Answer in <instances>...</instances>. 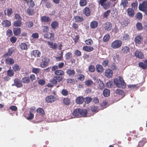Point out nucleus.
<instances>
[{"label": "nucleus", "instance_id": "f257e3e1", "mask_svg": "<svg viewBox=\"0 0 147 147\" xmlns=\"http://www.w3.org/2000/svg\"><path fill=\"white\" fill-rule=\"evenodd\" d=\"M90 111V110L89 109L87 111L86 109L77 108L74 110L72 113L73 115L75 117H89L90 115H88V113Z\"/></svg>", "mask_w": 147, "mask_h": 147}, {"label": "nucleus", "instance_id": "f03ea898", "mask_svg": "<svg viewBox=\"0 0 147 147\" xmlns=\"http://www.w3.org/2000/svg\"><path fill=\"white\" fill-rule=\"evenodd\" d=\"M113 82L116 86L118 87H122V88H124L126 87L125 83L123 78L121 76H119L118 78L115 79Z\"/></svg>", "mask_w": 147, "mask_h": 147}, {"label": "nucleus", "instance_id": "7ed1b4c3", "mask_svg": "<svg viewBox=\"0 0 147 147\" xmlns=\"http://www.w3.org/2000/svg\"><path fill=\"white\" fill-rule=\"evenodd\" d=\"M62 80L63 78L62 77L58 76H54L53 79L50 80V82L51 83H48L47 86L49 87H52L54 86V85L56 84L58 82H59Z\"/></svg>", "mask_w": 147, "mask_h": 147}, {"label": "nucleus", "instance_id": "20e7f679", "mask_svg": "<svg viewBox=\"0 0 147 147\" xmlns=\"http://www.w3.org/2000/svg\"><path fill=\"white\" fill-rule=\"evenodd\" d=\"M138 8L140 10L145 12L147 16V1H144L139 5Z\"/></svg>", "mask_w": 147, "mask_h": 147}, {"label": "nucleus", "instance_id": "39448f33", "mask_svg": "<svg viewBox=\"0 0 147 147\" xmlns=\"http://www.w3.org/2000/svg\"><path fill=\"white\" fill-rule=\"evenodd\" d=\"M107 0H100L98 2L99 4L105 9L109 8L111 5L110 2H107Z\"/></svg>", "mask_w": 147, "mask_h": 147}, {"label": "nucleus", "instance_id": "423d86ee", "mask_svg": "<svg viewBox=\"0 0 147 147\" xmlns=\"http://www.w3.org/2000/svg\"><path fill=\"white\" fill-rule=\"evenodd\" d=\"M42 61L40 64V66L42 68L46 67L50 62V60L46 57H42L41 59Z\"/></svg>", "mask_w": 147, "mask_h": 147}, {"label": "nucleus", "instance_id": "0eeeda50", "mask_svg": "<svg viewBox=\"0 0 147 147\" xmlns=\"http://www.w3.org/2000/svg\"><path fill=\"white\" fill-rule=\"evenodd\" d=\"M122 45V42L120 40H117L113 42L111 44V47L113 49L120 48Z\"/></svg>", "mask_w": 147, "mask_h": 147}, {"label": "nucleus", "instance_id": "6e6552de", "mask_svg": "<svg viewBox=\"0 0 147 147\" xmlns=\"http://www.w3.org/2000/svg\"><path fill=\"white\" fill-rule=\"evenodd\" d=\"M12 86H15L17 88H21L22 87V81L18 78H15L14 80V84Z\"/></svg>", "mask_w": 147, "mask_h": 147}, {"label": "nucleus", "instance_id": "1a4fd4ad", "mask_svg": "<svg viewBox=\"0 0 147 147\" xmlns=\"http://www.w3.org/2000/svg\"><path fill=\"white\" fill-rule=\"evenodd\" d=\"M45 100L47 103H51L55 101L56 100V98L54 96L50 95L47 96Z\"/></svg>", "mask_w": 147, "mask_h": 147}, {"label": "nucleus", "instance_id": "9d476101", "mask_svg": "<svg viewBox=\"0 0 147 147\" xmlns=\"http://www.w3.org/2000/svg\"><path fill=\"white\" fill-rule=\"evenodd\" d=\"M32 56H33L35 57H40L41 53L40 51L37 50H32L31 53Z\"/></svg>", "mask_w": 147, "mask_h": 147}, {"label": "nucleus", "instance_id": "9b49d317", "mask_svg": "<svg viewBox=\"0 0 147 147\" xmlns=\"http://www.w3.org/2000/svg\"><path fill=\"white\" fill-rule=\"evenodd\" d=\"M44 36L46 38H48L50 39L51 41H53L54 40V35L53 34L48 33L44 34Z\"/></svg>", "mask_w": 147, "mask_h": 147}, {"label": "nucleus", "instance_id": "f8f14e48", "mask_svg": "<svg viewBox=\"0 0 147 147\" xmlns=\"http://www.w3.org/2000/svg\"><path fill=\"white\" fill-rule=\"evenodd\" d=\"M91 9L88 7H85L83 10V13L86 16H89L90 15Z\"/></svg>", "mask_w": 147, "mask_h": 147}, {"label": "nucleus", "instance_id": "ddd939ff", "mask_svg": "<svg viewBox=\"0 0 147 147\" xmlns=\"http://www.w3.org/2000/svg\"><path fill=\"white\" fill-rule=\"evenodd\" d=\"M127 15L129 17H133L135 15L134 10L131 8H128L126 11Z\"/></svg>", "mask_w": 147, "mask_h": 147}, {"label": "nucleus", "instance_id": "4468645a", "mask_svg": "<svg viewBox=\"0 0 147 147\" xmlns=\"http://www.w3.org/2000/svg\"><path fill=\"white\" fill-rule=\"evenodd\" d=\"M113 71L111 69H108L105 71V76L108 78H111L113 75Z\"/></svg>", "mask_w": 147, "mask_h": 147}, {"label": "nucleus", "instance_id": "2eb2a0df", "mask_svg": "<svg viewBox=\"0 0 147 147\" xmlns=\"http://www.w3.org/2000/svg\"><path fill=\"white\" fill-rule=\"evenodd\" d=\"M67 74L70 77H73L75 74V71L74 69H68L66 71Z\"/></svg>", "mask_w": 147, "mask_h": 147}, {"label": "nucleus", "instance_id": "dca6fc26", "mask_svg": "<svg viewBox=\"0 0 147 147\" xmlns=\"http://www.w3.org/2000/svg\"><path fill=\"white\" fill-rule=\"evenodd\" d=\"M47 44L51 48L53 49H56L57 48V45L56 43H54L53 42L47 41Z\"/></svg>", "mask_w": 147, "mask_h": 147}, {"label": "nucleus", "instance_id": "f3484780", "mask_svg": "<svg viewBox=\"0 0 147 147\" xmlns=\"http://www.w3.org/2000/svg\"><path fill=\"white\" fill-rule=\"evenodd\" d=\"M75 101L77 104H82L84 101V98L83 96H78L76 98Z\"/></svg>", "mask_w": 147, "mask_h": 147}, {"label": "nucleus", "instance_id": "a211bd4d", "mask_svg": "<svg viewBox=\"0 0 147 147\" xmlns=\"http://www.w3.org/2000/svg\"><path fill=\"white\" fill-rule=\"evenodd\" d=\"M146 142V139L145 138H143L139 142L138 144L136 146V147H143Z\"/></svg>", "mask_w": 147, "mask_h": 147}, {"label": "nucleus", "instance_id": "6ab92c4d", "mask_svg": "<svg viewBox=\"0 0 147 147\" xmlns=\"http://www.w3.org/2000/svg\"><path fill=\"white\" fill-rule=\"evenodd\" d=\"M40 20L42 22H48L51 21L50 17L46 16H42L40 18Z\"/></svg>", "mask_w": 147, "mask_h": 147}, {"label": "nucleus", "instance_id": "aec40b11", "mask_svg": "<svg viewBox=\"0 0 147 147\" xmlns=\"http://www.w3.org/2000/svg\"><path fill=\"white\" fill-rule=\"evenodd\" d=\"M135 53V56L139 58L143 59L144 57V55L140 51L136 50Z\"/></svg>", "mask_w": 147, "mask_h": 147}, {"label": "nucleus", "instance_id": "412c9836", "mask_svg": "<svg viewBox=\"0 0 147 147\" xmlns=\"http://www.w3.org/2000/svg\"><path fill=\"white\" fill-rule=\"evenodd\" d=\"M2 24L3 27H7L11 25V22L8 20H5L2 21Z\"/></svg>", "mask_w": 147, "mask_h": 147}, {"label": "nucleus", "instance_id": "4be33fe9", "mask_svg": "<svg viewBox=\"0 0 147 147\" xmlns=\"http://www.w3.org/2000/svg\"><path fill=\"white\" fill-rule=\"evenodd\" d=\"M83 50L85 51L90 52L93 51L94 49L93 47L88 46H84L82 48Z\"/></svg>", "mask_w": 147, "mask_h": 147}, {"label": "nucleus", "instance_id": "5701e85b", "mask_svg": "<svg viewBox=\"0 0 147 147\" xmlns=\"http://www.w3.org/2000/svg\"><path fill=\"white\" fill-rule=\"evenodd\" d=\"M143 39V38L142 36L138 35L135 38V42L136 43L140 44L141 43Z\"/></svg>", "mask_w": 147, "mask_h": 147}, {"label": "nucleus", "instance_id": "b1692460", "mask_svg": "<svg viewBox=\"0 0 147 147\" xmlns=\"http://www.w3.org/2000/svg\"><path fill=\"white\" fill-rule=\"evenodd\" d=\"M13 52V51L12 48L8 49L7 52L4 54L3 57H5L10 56L12 55Z\"/></svg>", "mask_w": 147, "mask_h": 147}, {"label": "nucleus", "instance_id": "393cba45", "mask_svg": "<svg viewBox=\"0 0 147 147\" xmlns=\"http://www.w3.org/2000/svg\"><path fill=\"white\" fill-rule=\"evenodd\" d=\"M74 18L75 21L77 22H82L84 20V18L82 16H74Z\"/></svg>", "mask_w": 147, "mask_h": 147}, {"label": "nucleus", "instance_id": "a878e982", "mask_svg": "<svg viewBox=\"0 0 147 147\" xmlns=\"http://www.w3.org/2000/svg\"><path fill=\"white\" fill-rule=\"evenodd\" d=\"M63 51H62L59 54V56L55 57L56 61L57 62L62 61L63 59Z\"/></svg>", "mask_w": 147, "mask_h": 147}, {"label": "nucleus", "instance_id": "bb28decb", "mask_svg": "<svg viewBox=\"0 0 147 147\" xmlns=\"http://www.w3.org/2000/svg\"><path fill=\"white\" fill-rule=\"evenodd\" d=\"M30 7H29L27 10V13L29 16H32L34 13V9Z\"/></svg>", "mask_w": 147, "mask_h": 147}, {"label": "nucleus", "instance_id": "cd10ccee", "mask_svg": "<svg viewBox=\"0 0 147 147\" xmlns=\"http://www.w3.org/2000/svg\"><path fill=\"white\" fill-rule=\"evenodd\" d=\"M5 62L7 64L12 65L14 63V61L11 58L8 57L5 59Z\"/></svg>", "mask_w": 147, "mask_h": 147}, {"label": "nucleus", "instance_id": "c85d7f7f", "mask_svg": "<svg viewBox=\"0 0 147 147\" xmlns=\"http://www.w3.org/2000/svg\"><path fill=\"white\" fill-rule=\"evenodd\" d=\"M105 29L108 31H110L112 27V25L111 23L109 22H107L105 24Z\"/></svg>", "mask_w": 147, "mask_h": 147}, {"label": "nucleus", "instance_id": "c756f323", "mask_svg": "<svg viewBox=\"0 0 147 147\" xmlns=\"http://www.w3.org/2000/svg\"><path fill=\"white\" fill-rule=\"evenodd\" d=\"M57 76H62L64 74V72L61 69H58L55 71L54 73Z\"/></svg>", "mask_w": 147, "mask_h": 147}, {"label": "nucleus", "instance_id": "7c9ffc66", "mask_svg": "<svg viewBox=\"0 0 147 147\" xmlns=\"http://www.w3.org/2000/svg\"><path fill=\"white\" fill-rule=\"evenodd\" d=\"M14 34L15 35L17 36L20 34L21 32V30L20 28H15L13 30Z\"/></svg>", "mask_w": 147, "mask_h": 147}, {"label": "nucleus", "instance_id": "2f4dec72", "mask_svg": "<svg viewBox=\"0 0 147 147\" xmlns=\"http://www.w3.org/2000/svg\"><path fill=\"white\" fill-rule=\"evenodd\" d=\"M130 36L127 33H124L122 36V40L126 42H127L130 40Z\"/></svg>", "mask_w": 147, "mask_h": 147}, {"label": "nucleus", "instance_id": "473e14b6", "mask_svg": "<svg viewBox=\"0 0 147 147\" xmlns=\"http://www.w3.org/2000/svg\"><path fill=\"white\" fill-rule=\"evenodd\" d=\"M98 22L96 21H94L91 22L90 27L92 29L96 28L98 26Z\"/></svg>", "mask_w": 147, "mask_h": 147}, {"label": "nucleus", "instance_id": "72a5a7b5", "mask_svg": "<svg viewBox=\"0 0 147 147\" xmlns=\"http://www.w3.org/2000/svg\"><path fill=\"white\" fill-rule=\"evenodd\" d=\"M121 51L123 53L127 54L129 52V48L127 46H125L122 47Z\"/></svg>", "mask_w": 147, "mask_h": 147}, {"label": "nucleus", "instance_id": "f704fd0d", "mask_svg": "<svg viewBox=\"0 0 147 147\" xmlns=\"http://www.w3.org/2000/svg\"><path fill=\"white\" fill-rule=\"evenodd\" d=\"M12 69L14 71L16 72L20 70L21 68L18 64H15L12 66Z\"/></svg>", "mask_w": 147, "mask_h": 147}, {"label": "nucleus", "instance_id": "c9c22d12", "mask_svg": "<svg viewBox=\"0 0 147 147\" xmlns=\"http://www.w3.org/2000/svg\"><path fill=\"white\" fill-rule=\"evenodd\" d=\"M103 94L105 97L109 96L110 94V90L107 88L105 89L103 91Z\"/></svg>", "mask_w": 147, "mask_h": 147}, {"label": "nucleus", "instance_id": "e433bc0d", "mask_svg": "<svg viewBox=\"0 0 147 147\" xmlns=\"http://www.w3.org/2000/svg\"><path fill=\"white\" fill-rule=\"evenodd\" d=\"M22 82L24 84H28L30 82V80L29 77H24L22 78Z\"/></svg>", "mask_w": 147, "mask_h": 147}, {"label": "nucleus", "instance_id": "4c0bfd02", "mask_svg": "<svg viewBox=\"0 0 147 147\" xmlns=\"http://www.w3.org/2000/svg\"><path fill=\"white\" fill-rule=\"evenodd\" d=\"M98 82L99 83L98 88L100 90H102L105 87V85L103 82L99 80Z\"/></svg>", "mask_w": 147, "mask_h": 147}, {"label": "nucleus", "instance_id": "58836bf2", "mask_svg": "<svg viewBox=\"0 0 147 147\" xmlns=\"http://www.w3.org/2000/svg\"><path fill=\"white\" fill-rule=\"evenodd\" d=\"M22 20H17L14 22L13 26L15 27L21 26L22 25Z\"/></svg>", "mask_w": 147, "mask_h": 147}, {"label": "nucleus", "instance_id": "ea45409f", "mask_svg": "<svg viewBox=\"0 0 147 147\" xmlns=\"http://www.w3.org/2000/svg\"><path fill=\"white\" fill-rule=\"evenodd\" d=\"M36 112L37 113L40 114L41 115L43 116L45 114V113L44 111V110L40 108H38L37 110H36Z\"/></svg>", "mask_w": 147, "mask_h": 147}, {"label": "nucleus", "instance_id": "a19ab883", "mask_svg": "<svg viewBox=\"0 0 147 147\" xmlns=\"http://www.w3.org/2000/svg\"><path fill=\"white\" fill-rule=\"evenodd\" d=\"M51 26L53 29H55L59 26V23L57 22L54 21L51 23Z\"/></svg>", "mask_w": 147, "mask_h": 147}, {"label": "nucleus", "instance_id": "79ce46f5", "mask_svg": "<svg viewBox=\"0 0 147 147\" xmlns=\"http://www.w3.org/2000/svg\"><path fill=\"white\" fill-rule=\"evenodd\" d=\"M96 70L98 72H102L103 71V68L100 65L98 64L96 66Z\"/></svg>", "mask_w": 147, "mask_h": 147}, {"label": "nucleus", "instance_id": "37998d69", "mask_svg": "<svg viewBox=\"0 0 147 147\" xmlns=\"http://www.w3.org/2000/svg\"><path fill=\"white\" fill-rule=\"evenodd\" d=\"M138 3L136 1L135 2H133L131 4V6L133 9L134 10H136L138 8Z\"/></svg>", "mask_w": 147, "mask_h": 147}, {"label": "nucleus", "instance_id": "c03bdc74", "mask_svg": "<svg viewBox=\"0 0 147 147\" xmlns=\"http://www.w3.org/2000/svg\"><path fill=\"white\" fill-rule=\"evenodd\" d=\"M61 94L64 96H67L69 94L68 90L65 89H63L62 90L61 92Z\"/></svg>", "mask_w": 147, "mask_h": 147}, {"label": "nucleus", "instance_id": "a18cd8bd", "mask_svg": "<svg viewBox=\"0 0 147 147\" xmlns=\"http://www.w3.org/2000/svg\"><path fill=\"white\" fill-rule=\"evenodd\" d=\"M63 103L66 105H69L70 102V100L67 97L64 98L63 99Z\"/></svg>", "mask_w": 147, "mask_h": 147}, {"label": "nucleus", "instance_id": "49530a36", "mask_svg": "<svg viewBox=\"0 0 147 147\" xmlns=\"http://www.w3.org/2000/svg\"><path fill=\"white\" fill-rule=\"evenodd\" d=\"M14 74V71L12 69H9L7 71V74L9 77L13 76Z\"/></svg>", "mask_w": 147, "mask_h": 147}, {"label": "nucleus", "instance_id": "de8ad7c7", "mask_svg": "<svg viewBox=\"0 0 147 147\" xmlns=\"http://www.w3.org/2000/svg\"><path fill=\"white\" fill-rule=\"evenodd\" d=\"M87 4V1L86 0H80L79 2V5L81 7L86 6Z\"/></svg>", "mask_w": 147, "mask_h": 147}, {"label": "nucleus", "instance_id": "09e8293b", "mask_svg": "<svg viewBox=\"0 0 147 147\" xmlns=\"http://www.w3.org/2000/svg\"><path fill=\"white\" fill-rule=\"evenodd\" d=\"M142 15L141 13L139 12L137 13L136 15V18L139 20H142Z\"/></svg>", "mask_w": 147, "mask_h": 147}, {"label": "nucleus", "instance_id": "8fccbe9b", "mask_svg": "<svg viewBox=\"0 0 147 147\" xmlns=\"http://www.w3.org/2000/svg\"><path fill=\"white\" fill-rule=\"evenodd\" d=\"M110 38V36L108 34L105 35L103 38V40L105 42L108 41Z\"/></svg>", "mask_w": 147, "mask_h": 147}, {"label": "nucleus", "instance_id": "3c124183", "mask_svg": "<svg viewBox=\"0 0 147 147\" xmlns=\"http://www.w3.org/2000/svg\"><path fill=\"white\" fill-rule=\"evenodd\" d=\"M20 49L22 50H25L27 48V45L25 43H22L20 45Z\"/></svg>", "mask_w": 147, "mask_h": 147}, {"label": "nucleus", "instance_id": "603ef678", "mask_svg": "<svg viewBox=\"0 0 147 147\" xmlns=\"http://www.w3.org/2000/svg\"><path fill=\"white\" fill-rule=\"evenodd\" d=\"M116 92L117 94L121 95V96H122L124 94V92L123 90L121 89L116 90Z\"/></svg>", "mask_w": 147, "mask_h": 147}, {"label": "nucleus", "instance_id": "864d4df0", "mask_svg": "<svg viewBox=\"0 0 147 147\" xmlns=\"http://www.w3.org/2000/svg\"><path fill=\"white\" fill-rule=\"evenodd\" d=\"M138 65L139 67L142 68L143 69H145L146 68V64L143 62H140L138 63Z\"/></svg>", "mask_w": 147, "mask_h": 147}, {"label": "nucleus", "instance_id": "5fc2aeb1", "mask_svg": "<svg viewBox=\"0 0 147 147\" xmlns=\"http://www.w3.org/2000/svg\"><path fill=\"white\" fill-rule=\"evenodd\" d=\"M128 5V2L126 0H125L123 2H122L121 4L120 5L121 6H123V7L125 8Z\"/></svg>", "mask_w": 147, "mask_h": 147}, {"label": "nucleus", "instance_id": "6e6d98bb", "mask_svg": "<svg viewBox=\"0 0 147 147\" xmlns=\"http://www.w3.org/2000/svg\"><path fill=\"white\" fill-rule=\"evenodd\" d=\"M136 26L137 29L138 30H141L143 28V27L141 23L140 22H138L136 24Z\"/></svg>", "mask_w": 147, "mask_h": 147}, {"label": "nucleus", "instance_id": "4d7b16f0", "mask_svg": "<svg viewBox=\"0 0 147 147\" xmlns=\"http://www.w3.org/2000/svg\"><path fill=\"white\" fill-rule=\"evenodd\" d=\"M40 71V69L39 68H33L32 69V72L35 74H38Z\"/></svg>", "mask_w": 147, "mask_h": 147}, {"label": "nucleus", "instance_id": "13d9d810", "mask_svg": "<svg viewBox=\"0 0 147 147\" xmlns=\"http://www.w3.org/2000/svg\"><path fill=\"white\" fill-rule=\"evenodd\" d=\"M88 70L90 72H94L95 70V67L94 65H90L88 67Z\"/></svg>", "mask_w": 147, "mask_h": 147}, {"label": "nucleus", "instance_id": "bf43d9fd", "mask_svg": "<svg viewBox=\"0 0 147 147\" xmlns=\"http://www.w3.org/2000/svg\"><path fill=\"white\" fill-rule=\"evenodd\" d=\"M74 55L77 57H79L82 54L80 51L77 49L75 51Z\"/></svg>", "mask_w": 147, "mask_h": 147}, {"label": "nucleus", "instance_id": "052dcab7", "mask_svg": "<svg viewBox=\"0 0 147 147\" xmlns=\"http://www.w3.org/2000/svg\"><path fill=\"white\" fill-rule=\"evenodd\" d=\"M85 84L87 86H90L93 84V82L90 80H88L85 82Z\"/></svg>", "mask_w": 147, "mask_h": 147}, {"label": "nucleus", "instance_id": "680f3d73", "mask_svg": "<svg viewBox=\"0 0 147 147\" xmlns=\"http://www.w3.org/2000/svg\"><path fill=\"white\" fill-rule=\"evenodd\" d=\"M110 12L111 11L110 10H108L105 12L103 14V17L105 18H107L108 16L109 15Z\"/></svg>", "mask_w": 147, "mask_h": 147}, {"label": "nucleus", "instance_id": "e2e57ef3", "mask_svg": "<svg viewBox=\"0 0 147 147\" xmlns=\"http://www.w3.org/2000/svg\"><path fill=\"white\" fill-rule=\"evenodd\" d=\"M65 57L66 59H69L72 57V54L70 52H68L66 54Z\"/></svg>", "mask_w": 147, "mask_h": 147}, {"label": "nucleus", "instance_id": "0e129e2a", "mask_svg": "<svg viewBox=\"0 0 147 147\" xmlns=\"http://www.w3.org/2000/svg\"><path fill=\"white\" fill-rule=\"evenodd\" d=\"M85 42L86 44L88 45H91L93 43L92 40L91 39H88L86 40Z\"/></svg>", "mask_w": 147, "mask_h": 147}, {"label": "nucleus", "instance_id": "69168bd1", "mask_svg": "<svg viewBox=\"0 0 147 147\" xmlns=\"http://www.w3.org/2000/svg\"><path fill=\"white\" fill-rule=\"evenodd\" d=\"M26 25L27 27L29 28H31L32 27L33 25V22L30 21L27 22H26Z\"/></svg>", "mask_w": 147, "mask_h": 147}, {"label": "nucleus", "instance_id": "338daca9", "mask_svg": "<svg viewBox=\"0 0 147 147\" xmlns=\"http://www.w3.org/2000/svg\"><path fill=\"white\" fill-rule=\"evenodd\" d=\"M34 117V115L31 112H30L28 116L27 119L28 120L32 119Z\"/></svg>", "mask_w": 147, "mask_h": 147}, {"label": "nucleus", "instance_id": "774afa93", "mask_svg": "<svg viewBox=\"0 0 147 147\" xmlns=\"http://www.w3.org/2000/svg\"><path fill=\"white\" fill-rule=\"evenodd\" d=\"M6 35L8 37H10L13 35L12 31L10 29H8L6 32Z\"/></svg>", "mask_w": 147, "mask_h": 147}]
</instances>
